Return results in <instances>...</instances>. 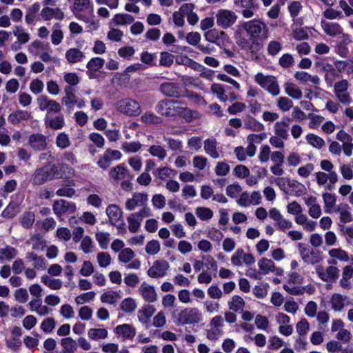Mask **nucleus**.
Segmentation results:
<instances>
[{
	"label": "nucleus",
	"mask_w": 353,
	"mask_h": 353,
	"mask_svg": "<svg viewBox=\"0 0 353 353\" xmlns=\"http://www.w3.org/2000/svg\"><path fill=\"white\" fill-rule=\"evenodd\" d=\"M134 21L133 16L129 14H117L114 16L112 21L114 25L123 26L130 24Z\"/></svg>",
	"instance_id": "48"
},
{
	"label": "nucleus",
	"mask_w": 353,
	"mask_h": 353,
	"mask_svg": "<svg viewBox=\"0 0 353 353\" xmlns=\"http://www.w3.org/2000/svg\"><path fill=\"white\" fill-rule=\"evenodd\" d=\"M65 95L62 98V102L70 110L72 105L77 102V97L75 95L74 89L71 86L67 85L64 88Z\"/></svg>",
	"instance_id": "33"
},
{
	"label": "nucleus",
	"mask_w": 353,
	"mask_h": 353,
	"mask_svg": "<svg viewBox=\"0 0 353 353\" xmlns=\"http://www.w3.org/2000/svg\"><path fill=\"white\" fill-rule=\"evenodd\" d=\"M32 118L31 113L26 110H17L8 115V122L17 125L22 122H26Z\"/></svg>",
	"instance_id": "23"
},
{
	"label": "nucleus",
	"mask_w": 353,
	"mask_h": 353,
	"mask_svg": "<svg viewBox=\"0 0 353 353\" xmlns=\"http://www.w3.org/2000/svg\"><path fill=\"white\" fill-rule=\"evenodd\" d=\"M210 90L213 94H216L221 101L225 102L228 99L225 94V85L219 83H213L210 87Z\"/></svg>",
	"instance_id": "52"
},
{
	"label": "nucleus",
	"mask_w": 353,
	"mask_h": 353,
	"mask_svg": "<svg viewBox=\"0 0 353 353\" xmlns=\"http://www.w3.org/2000/svg\"><path fill=\"white\" fill-rule=\"evenodd\" d=\"M40 9V5L38 3H35L32 4L28 10L27 13L25 17L26 22L28 24H32L36 17L37 14L39 11Z\"/></svg>",
	"instance_id": "56"
},
{
	"label": "nucleus",
	"mask_w": 353,
	"mask_h": 353,
	"mask_svg": "<svg viewBox=\"0 0 353 353\" xmlns=\"http://www.w3.org/2000/svg\"><path fill=\"white\" fill-rule=\"evenodd\" d=\"M153 174L155 176L159 178L161 180H163L167 177H170L172 175H174L176 174V171L168 167L165 166L154 170Z\"/></svg>",
	"instance_id": "61"
},
{
	"label": "nucleus",
	"mask_w": 353,
	"mask_h": 353,
	"mask_svg": "<svg viewBox=\"0 0 353 353\" xmlns=\"http://www.w3.org/2000/svg\"><path fill=\"white\" fill-rule=\"evenodd\" d=\"M290 121V118L285 117L281 121H276L274 125V134L287 140L289 138V122Z\"/></svg>",
	"instance_id": "22"
},
{
	"label": "nucleus",
	"mask_w": 353,
	"mask_h": 353,
	"mask_svg": "<svg viewBox=\"0 0 353 353\" xmlns=\"http://www.w3.org/2000/svg\"><path fill=\"white\" fill-rule=\"evenodd\" d=\"M13 34L17 37V41L21 44L28 43L30 39V34L25 32L23 28L21 26H15L13 30Z\"/></svg>",
	"instance_id": "55"
},
{
	"label": "nucleus",
	"mask_w": 353,
	"mask_h": 353,
	"mask_svg": "<svg viewBox=\"0 0 353 353\" xmlns=\"http://www.w3.org/2000/svg\"><path fill=\"white\" fill-rule=\"evenodd\" d=\"M139 292L141 297L145 302L153 303L158 299V295L156 292L154 286L143 282L139 288Z\"/></svg>",
	"instance_id": "19"
},
{
	"label": "nucleus",
	"mask_w": 353,
	"mask_h": 353,
	"mask_svg": "<svg viewBox=\"0 0 353 353\" xmlns=\"http://www.w3.org/2000/svg\"><path fill=\"white\" fill-rule=\"evenodd\" d=\"M114 332L124 339H132L136 335V329L130 324H122L114 328Z\"/></svg>",
	"instance_id": "25"
},
{
	"label": "nucleus",
	"mask_w": 353,
	"mask_h": 353,
	"mask_svg": "<svg viewBox=\"0 0 353 353\" xmlns=\"http://www.w3.org/2000/svg\"><path fill=\"white\" fill-rule=\"evenodd\" d=\"M85 57V54L79 49L70 48L65 52V59L70 63L81 61Z\"/></svg>",
	"instance_id": "35"
},
{
	"label": "nucleus",
	"mask_w": 353,
	"mask_h": 353,
	"mask_svg": "<svg viewBox=\"0 0 353 353\" xmlns=\"http://www.w3.org/2000/svg\"><path fill=\"white\" fill-rule=\"evenodd\" d=\"M203 148L207 154L213 159H218L220 157L218 142L214 138L208 139L203 143Z\"/></svg>",
	"instance_id": "27"
},
{
	"label": "nucleus",
	"mask_w": 353,
	"mask_h": 353,
	"mask_svg": "<svg viewBox=\"0 0 353 353\" xmlns=\"http://www.w3.org/2000/svg\"><path fill=\"white\" fill-rule=\"evenodd\" d=\"M105 60L101 57L92 58L87 63V74L90 78H93L94 74L99 71L104 65Z\"/></svg>",
	"instance_id": "30"
},
{
	"label": "nucleus",
	"mask_w": 353,
	"mask_h": 353,
	"mask_svg": "<svg viewBox=\"0 0 353 353\" xmlns=\"http://www.w3.org/2000/svg\"><path fill=\"white\" fill-rule=\"evenodd\" d=\"M160 90L164 95L169 97L179 98L181 96L180 86L176 83H163L160 86Z\"/></svg>",
	"instance_id": "24"
},
{
	"label": "nucleus",
	"mask_w": 353,
	"mask_h": 353,
	"mask_svg": "<svg viewBox=\"0 0 353 353\" xmlns=\"http://www.w3.org/2000/svg\"><path fill=\"white\" fill-rule=\"evenodd\" d=\"M294 77L296 80L303 83L311 82L316 85L315 89L319 90L318 85L321 83L320 78L317 75L312 76L304 71H298L295 73Z\"/></svg>",
	"instance_id": "31"
},
{
	"label": "nucleus",
	"mask_w": 353,
	"mask_h": 353,
	"mask_svg": "<svg viewBox=\"0 0 353 353\" xmlns=\"http://www.w3.org/2000/svg\"><path fill=\"white\" fill-rule=\"evenodd\" d=\"M172 317L177 325L196 324L202 320V314L196 307H185L172 312Z\"/></svg>",
	"instance_id": "2"
},
{
	"label": "nucleus",
	"mask_w": 353,
	"mask_h": 353,
	"mask_svg": "<svg viewBox=\"0 0 353 353\" xmlns=\"http://www.w3.org/2000/svg\"><path fill=\"white\" fill-rule=\"evenodd\" d=\"M244 128L254 132H259L263 130V125L254 118L249 117L244 121Z\"/></svg>",
	"instance_id": "54"
},
{
	"label": "nucleus",
	"mask_w": 353,
	"mask_h": 353,
	"mask_svg": "<svg viewBox=\"0 0 353 353\" xmlns=\"http://www.w3.org/2000/svg\"><path fill=\"white\" fill-rule=\"evenodd\" d=\"M46 123L52 130L61 129L65 125L64 117L62 114H59L54 117L47 119Z\"/></svg>",
	"instance_id": "51"
},
{
	"label": "nucleus",
	"mask_w": 353,
	"mask_h": 353,
	"mask_svg": "<svg viewBox=\"0 0 353 353\" xmlns=\"http://www.w3.org/2000/svg\"><path fill=\"white\" fill-rule=\"evenodd\" d=\"M347 297L340 294H334L330 299L332 308L334 311H341L345 306V301Z\"/></svg>",
	"instance_id": "44"
},
{
	"label": "nucleus",
	"mask_w": 353,
	"mask_h": 353,
	"mask_svg": "<svg viewBox=\"0 0 353 353\" xmlns=\"http://www.w3.org/2000/svg\"><path fill=\"white\" fill-rule=\"evenodd\" d=\"M63 39V32L61 30V25L59 23H55L52 28L51 34L52 43L55 45H59Z\"/></svg>",
	"instance_id": "50"
},
{
	"label": "nucleus",
	"mask_w": 353,
	"mask_h": 353,
	"mask_svg": "<svg viewBox=\"0 0 353 353\" xmlns=\"http://www.w3.org/2000/svg\"><path fill=\"white\" fill-rule=\"evenodd\" d=\"M182 107L184 110L181 112L179 116L183 117L186 122L190 123L200 118V114L197 111L188 108L183 102Z\"/></svg>",
	"instance_id": "47"
},
{
	"label": "nucleus",
	"mask_w": 353,
	"mask_h": 353,
	"mask_svg": "<svg viewBox=\"0 0 353 353\" xmlns=\"http://www.w3.org/2000/svg\"><path fill=\"white\" fill-rule=\"evenodd\" d=\"M334 212L340 214V222L342 223H350L353 221V216L347 204H340L334 209Z\"/></svg>",
	"instance_id": "34"
},
{
	"label": "nucleus",
	"mask_w": 353,
	"mask_h": 353,
	"mask_svg": "<svg viewBox=\"0 0 353 353\" xmlns=\"http://www.w3.org/2000/svg\"><path fill=\"white\" fill-rule=\"evenodd\" d=\"M148 152L153 157L163 161L167 156L166 150L160 145H152L148 149Z\"/></svg>",
	"instance_id": "53"
},
{
	"label": "nucleus",
	"mask_w": 353,
	"mask_h": 353,
	"mask_svg": "<svg viewBox=\"0 0 353 353\" xmlns=\"http://www.w3.org/2000/svg\"><path fill=\"white\" fill-rule=\"evenodd\" d=\"M70 10L76 17L81 19L83 12H92V3L90 0H74L70 6Z\"/></svg>",
	"instance_id": "14"
},
{
	"label": "nucleus",
	"mask_w": 353,
	"mask_h": 353,
	"mask_svg": "<svg viewBox=\"0 0 353 353\" xmlns=\"http://www.w3.org/2000/svg\"><path fill=\"white\" fill-rule=\"evenodd\" d=\"M254 81L272 97H277L281 93L280 86L275 76L264 75L262 72H258L254 76Z\"/></svg>",
	"instance_id": "3"
},
{
	"label": "nucleus",
	"mask_w": 353,
	"mask_h": 353,
	"mask_svg": "<svg viewBox=\"0 0 353 353\" xmlns=\"http://www.w3.org/2000/svg\"><path fill=\"white\" fill-rule=\"evenodd\" d=\"M258 266L259 268V272L262 274L274 272L276 275L280 276L283 273V270L282 268L276 267L273 261L265 257L261 258L258 261Z\"/></svg>",
	"instance_id": "15"
},
{
	"label": "nucleus",
	"mask_w": 353,
	"mask_h": 353,
	"mask_svg": "<svg viewBox=\"0 0 353 353\" xmlns=\"http://www.w3.org/2000/svg\"><path fill=\"white\" fill-rule=\"evenodd\" d=\"M148 200V195L143 193H134L132 199L125 203V208L128 210H133L137 206L143 205Z\"/></svg>",
	"instance_id": "26"
},
{
	"label": "nucleus",
	"mask_w": 353,
	"mask_h": 353,
	"mask_svg": "<svg viewBox=\"0 0 353 353\" xmlns=\"http://www.w3.org/2000/svg\"><path fill=\"white\" fill-rule=\"evenodd\" d=\"M108 330L105 328H91L88 332V337L92 340H100L107 338Z\"/></svg>",
	"instance_id": "49"
},
{
	"label": "nucleus",
	"mask_w": 353,
	"mask_h": 353,
	"mask_svg": "<svg viewBox=\"0 0 353 353\" xmlns=\"http://www.w3.org/2000/svg\"><path fill=\"white\" fill-rule=\"evenodd\" d=\"M130 173L126 166L119 164L110 168L108 176L114 183L121 182L123 179L130 177Z\"/></svg>",
	"instance_id": "16"
},
{
	"label": "nucleus",
	"mask_w": 353,
	"mask_h": 353,
	"mask_svg": "<svg viewBox=\"0 0 353 353\" xmlns=\"http://www.w3.org/2000/svg\"><path fill=\"white\" fill-rule=\"evenodd\" d=\"M62 350L60 353H75L77 343L71 337H65L61 340Z\"/></svg>",
	"instance_id": "39"
},
{
	"label": "nucleus",
	"mask_w": 353,
	"mask_h": 353,
	"mask_svg": "<svg viewBox=\"0 0 353 353\" xmlns=\"http://www.w3.org/2000/svg\"><path fill=\"white\" fill-rule=\"evenodd\" d=\"M114 105L118 112L128 117H136L142 112L139 103L131 98L122 99L117 101Z\"/></svg>",
	"instance_id": "4"
},
{
	"label": "nucleus",
	"mask_w": 353,
	"mask_h": 353,
	"mask_svg": "<svg viewBox=\"0 0 353 353\" xmlns=\"http://www.w3.org/2000/svg\"><path fill=\"white\" fill-rule=\"evenodd\" d=\"M316 272L323 281H332L338 278L339 270L333 265L327 267L325 270L323 266L319 265L316 268Z\"/></svg>",
	"instance_id": "17"
},
{
	"label": "nucleus",
	"mask_w": 353,
	"mask_h": 353,
	"mask_svg": "<svg viewBox=\"0 0 353 353\" xmlns=\"http://www.w3.org/2000/svg\"><path fill=\"white\" fill-rule=\"evenodd\" d=\"M35 221V214L33 212L26 211L24 212L19 219V222L21 226L26 229H30L32 227Z\"/></svg>",
	"instance_id": "43"
},
{
	"label": "nucleus",
	"mask_w": 353,
	"mask_h": 353,
	"mask_svg": "<svg viewBox=\"0 0 353 353\" xmlns=\"http://www.w3.org/2000/svg\"><path fill=\"white\" fill-rule=\"evenodd\" d=\"M269 216L274 221V225L278 230L284 232L292 227V221L285 219L280 211L275 208L270 210Z\"/></svg>",
	"instance_id": "10"
},
{
	"label": "nucleus",
	"mask_w": 353,
	"mask_h": 353,
	"mask_svg": "<svg viewBox=\"0 0 353 353\" xmlns=\"http://www.w3.org/2000/svg\"><path fill=\"white\" fill-rule=\"evenodd\" d=\"M216 24L223 29H227L235 23L237 19V15L234 12L227 10L220 9L217 10L216 15Z\"/></svg>",
	"instance_id": "8"
},
{
	"label": "nucleus",
	"mask_w": 353,
	"mask_h": 353,
	"mask_svg": "<svg viewBox=\"0 0 353 353\" xmlns=\"http://www.w3.org/2000/svg\"><path fill=\"white\" fill-rule=\"evenodd\" d=\"M196 215L202 221H208L213 216V211L209 208L198 207L195 209Z\"/></svg>",
	"instance_id": "60"
},
{
	"label": "nucleus",
	"mask_w": 353,
	"mask_h": 353,
	"mask_svg": "<svg viewBox=\"0 0 353 353\" xmlns=\"http://www.w3.org/2000/svg\"><path fill=\"white\" fill-rule=\"evenodd\" d=\"M28 143L34 150L42 151L47 147V137L40 133L32 134L28 138Z\"/></svg>",
	"instance_id": "20"
},
{
	"label": "nucleus",
	"mask_w": 353,
	"mask_h": 353,
	"mask_svg": "<svg viewBox=\"0 0 353 353\" xmlns=\"http://www.w3.org/2000/svg\"><path fill=\"white\" fill-rule=\"evenodd\" d=\"M338 174L336 172L325 173L324 172H317L316 173V183L319 185H324L327 181L332 184H335L338 181Z\"/></svg>",
	"instance_id": "29"
},
{
	"label": "nucleus",
	"mask_w": 353,
	"mask_h": 353,
	"mask_svg": "<svg viewBox=\"0 0 353 353\" xmlns=\"http://www.w3.org/2000/svg\"><path fill=\"white\" fill-rule=\"evenodd\" d=\"M298 248L301 259L309 264H316L323 259L322 252L317 249L310 248L303 243H299Z\"/></svg>",
	"instance_id": "7"
},
{
	"label": "nucleus",
	"mask_w": 353,
	"mask_h": 353,
	"mask_svg": "<svg viewBox=\"0 0 353 353\" xmlns=\"http://www.w3.org/2000/svg\"><path fill=\"white\" fill-rule=\"evenodd\" d=\"M334 66L339 74L344 72H346L347 74H353V61L352 60H337L334 62Z\"/></svg>",
	"instance_id": "42"
},
{
	"label": "nucleus",
	"mask_w": 353,
	"mask_h": 353,
	"mask_svg": "<svg viewBox=\"0 0 353 353\" xmlns=\"http://www.w3.org/2000/svg\"><path fill=\"white\" fill-rule=\"evenodd\" d=\"M53 180L46 165L35 170L32 175V184L40 185L48 181Z\"/></svg>",
	"instance_id": "21"
},
{
	"label": "nucleus",
	"mask_w": 353,
	"mask_h": 353,
	"mask_svg": "<svg viewBox=\"0 0 353 353\" xmlns=\"http://www.w3.org/2000/svg\"><path fill=\"white\" fill-rule=\"evenodd\" d=\"M170 268V265L165 260H157L148 269L147 273L151 278H160L164 276Z\"/></svg>",
	"instance_id": "12"
},
{
	"label": "nucleus",
	"mask_w": 353,
	"mask_h": 353,
	"mask_svg": "<svg viewBox=\"0 0 353 353\" xmlns=\"http://www.w3.org/2000/svg\"><path fill=\"white\" fill-rule=\"evenodd\" d=\"M18 254V251L16 248L10 245H6L3 248H0V261L4 259L10 261L14 259Z\"/></svg>",
	"instance_id": "46"
},
{
	"label": "nucleus",
	"mask_w": 353,
	"mask_h": 353,
	"mask_svg": "<svg viewBox=\"0 0 353 353\" xmlns=\"http://www.w3.org/2000/svg\"><path fill=\"white\" fill-rule=\"evenodd\" d=\"M141 121L147 125L159 124L162 122L161 117L155 115L153 112H147L141 118Z\"/></svg>",
	"instance_id": "63"
},
{
	"label": "nucleus",
	"mask_w": 353,
	"mask_h": 353,
	"mask_svg": "<svg viewBox=\"0 0 353 353\" xmlns=\"http://www.w3.org/2000/svg\"><path fill=\"white\" fill-rule=\"evenodd\" d=\"M55 143L59 148L63 150L68 148L70 145L71 142L67 134L65 132H61L57 134Z\"/></svg>",
	"instance_id": "59"
},
{
	"label": "nucleus",
	"mask_w": 353,
	"mask_h": 353,
	"mask_svg": "<svg viewBox=\"0 0 353 353\" xmlns=\"http://www.w3.org/2000/svg\"><path fill=\"white\" fill-rule=\"evenodd\" d=\"M276 105L283 112H288L293 108V101L287 97H281L276 101Z\"/></svg>",
	"instance_id": "64"
},
{
	"label": "nucleus",
	"mask_w": 353,
	"mask_h": 353,
	"mask_svg": "<svg viewBox=\"0 0 353 353\" xmlns=\"http://www.w3.org/2000/svg\"><path fill=\"white\" fill-rule=\"evenodd\" d=\"M26 259L33 261L34 269L43 270L47 268V261L42 256H38L33 252L26 253Z\"/></svg>",
	"instance_id": "32"
},
{
	"label": "nucleus",
	"mask_w": 353,
	"mask_h": 353,
	"mask_svg": "<svg viewBox=\"0 0 353 353\" xmlns=\"http://www.w3.org/2000/svg\"><path fill=\"white\" fill-rule=\"evenodd\" d=\"M306 140L309 144L317 149H321L325 145V141L314 134H308L306 136Z\"/></svg>",
	"instance_id": "57"
},
{
	"label": "nucleus",
	"mask_w": 353,
	"mask_h": 353,
	"mask_svg": "<svg viewBox=\"0 0 353 353\" xmlns=\"http://www.w3.org/2000/svg\"><path fill=\"white\" fill-rule=\"evenodd\" d=\"M106 214L111 225L118 229H124L125 224L123 219V211L117 205H109L106 208Z\"/></svg>",
	"instance_id": "9"
},
{
	"label": "nucleus",
	"mask_w": 353,
	"mask_h": 353,
	"mask_svg": "<svg viewBox=\"0 0 353 353\" xmlns=\"http://www.w3.org/2000/svg\"><path fill=\"white\" fill-rule=\"evenodd\" d=\"M316 65L321 67V70L325 72V75L339 77V72L334 65L325 61L317 62Z\"/></svg>",
	"instance_id": "58"
},
{
	"label": "nucleus",
	"mask_w": 353,
	"mask_h": 353,
	"mask_svg": "<svg viewBox=\"0 0 353 353\" xmlns=\"http://www.w3.org/2000/svg\"><path fill=\"white\" fill-rule=\"evenodd\" d=\"M120 308L125 313H130L135 310L137 304L132 298H126L122 301L120 305Z\"/></svg>",
	"instance_id": "62"
},
{
	"label": "nucleus",
	"mask_w": 353,
	"mask_h": 353,
	"mask_svg": "<svg viewBox=\"0 0 353 353\" xmlns=\"http://www.w3.org/2000/svg\"><path fill=\"white\" fill-rule=\"evenodd\" d=\"M285 92L291 98L300 99L302 98L303 93L301 90L292 82H286L284 84Z\"/></svg>",
	"instance_id": "37"
},
{
	"label": "nucleus",
	"mask_w": 353,
	"mask_h": 353,
	"mask_svg": "<svg viewBox=\"0 0 353 353\" xmlns=\"http://www.w3.org/2000/svg\"><path fill=\"white\" fill-rule=\"evenodd\" d=\"M53 211L57 216L66 213L74 214L77 210L74 203L64 199L55 201L53 203Z\"/></svg>",
	"instance_id": "13"
},
{
	"label": "nucleus",
	"mask_w": 353,
	"mask_h": 353,
	"mask_svg": "<svg viewBox=\"0 0 353 353\" xmlns=\"http://www.w3.org/2000/svg\"><path fill=\"white\" fill-rule=\"evenodd\" d=\"M46 166L49 170V172L51 175L52 179H61L63 177L62 170H64L68 168V165L65 163H48L46 164Z\"/></svg>",
	"instance_id": "36"
},
{
	"label": "nucleus",
	"mask_w": 353,
	"mask_h": 353,
	"mask_svg": "<svg viewBox=\"0 0 353 353\" xmlns=\"http://www.w3.org/2000/svg\"><path fill=\"white\" fill-rule=\"evenodd\" d=\"M323 199L325 203V212L327 213H331L334 212L336 208V199L334 194H332L328 192L323 194Z\"/></svg>",
	"instance_id": "45"
},
{
	"label": "nucleus",
	"mask_w": 353,
	"mask_h": 353,
	"mask_svg": "<svg viewBox=\"0 0 353 353\" xmlns=\"http://www.w3.org/2000/svg\"><path fill=\"white\" fill-rule=\"evenodd\" d=\"M321 24L323 31L330 37H336L343 34V29L337 23L321 21Z\"/></svg>",
	"instance_id": "28"
},
{
	"label": "nucleus",
	"mask_w": 353,
	"mask_h": 353,
	"mask_svg": "<svg viewBox=\"0 0 353 353\" xmlns=\"http://www.w3.org/2000/svg\"><path fill=\"white\" fill-rule=\"evenodd\" d=\"M245 303L242 297L239 295H234L231 300L228 301L229 309L234 312H242Z\"/></svg>",
	"instance_id": "40"
},
{
	"label": "nucleus",
	"mask_w": 353,
	"mask_h": 353,
	"mask_svg": "<svg viewBox=\"0 0 353 353\" xmlns=\"http://www.w3.org/2000/svg\"><path fill=\"white\" fill-rule=\"evenodd\" d=\"M350 83L347 79H341L334 84V93L336 99L343 105H350L352 99L348 89Z\"/></svg>",
	"instance_id": "6"
},
{
	"label": "nucleus",
	"mask_w": 353,
	"mask_h": 353,
	"mask_svg": "<svg viewBox=\"0 0 353 353\" xmlns=\"http://www.w3.org/2000/svg\"><path fill=\"white\" fill-rule=\"evenodd\" d=\"M183 102L178 100H162L156 106L157 112L165 117H175L184 110Z\"/></svg>",
	"instance_id": "5"
},
{
	"label": "nucleus",
	"mask_w": 353,
	"mask_h": 353,
	"mask_svg": "<svg viewBox=\"0 0 353 353\" xmlns=\"http://www.w3.org/2000/svg\"><path fill=\"white\" fill-rule=\"evenodd\" d=\"M242 27L252 41L250 47L251 52L260 50L262 48L261 42L269 37V28L266 23L259 19H253L245 22Z\"/></svg>",
	"instance_id": "1"
},
{
	"label": "nucleus",
	"mask_w": 353,
	"mask_h": 353,
	"mask_svg": "<svg viewBox=\"0 0 353 353\" xmlns=\"http://www.w3.org/2000/svg\"><path fill=\"white\" fill-rule=\"evenodd\" d=\"M155 310L154 307L151 305H144L138 311L139 320L143 324L147 323Z\"/></svg>",
	"instance_id": "41"
},
{
	"label": "nucleus",
	"mask_w": 353,
	"mask_h": 353,
	"mask_svg": "<svg viewBox=\"0 0 353 353\" xmlns=\"http://www.w3.org/2000/svg\"><path fill=\"white\" fill-rule=\"evenodd\" d=\"M40 15L43 20L50 21L55 19L61 21L65 17V14L63 10L59 8L43 7L40 12Z\"/></svg>",
	"instance_id": "18"
},
{
	"label": "nucleus",
	"mask_w": 353,
	"mask_h": 353,
	"mask_svg": "<svg viewBox=\"0 0 353 353\" xmlns=\"http://www.w3.org/2000/svg\"><path fill=\"white\" fill-rule=\"evenodd\" d=\"M121 291L110 290L101 295V301L110 305L115 304L121 298Z\"/></svg>",
	"instance_id": "38"
},
{
	"label": "nucleus",
	"mask_w": 353,
	"mask_h": 353,
	"mask_svg": "<svg viewBox=\"0 0 353 353\" xmlns=\"http://www.w3.org/2000/svg\"><path fill=\"white\" fill-rule=\"evenodd\" d=\"M231 262L234 266H241L243 263L250 265L255 262V258L252 254L246 253L242 248H239L232 256Z\"/></svg>",
	"instance_id": "11"
}]
</instances>
